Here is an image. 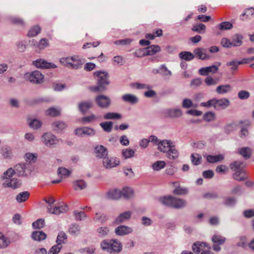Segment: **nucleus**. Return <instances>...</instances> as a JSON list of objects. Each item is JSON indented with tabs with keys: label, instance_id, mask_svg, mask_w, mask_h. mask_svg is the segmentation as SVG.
Wrapping results in <instances>:
<instances>
[{
	"label": "nucleus",
	"instance_id": "obj_1",
	"mask_svg": "<svg viewBox=\"0 0 254 254\" xmlns=\"http://www.w3.org/2000/svg\"><path fill=\"white\" fill-rule=\"evenodd\" d=\"M96 76L97 85L90 87V89L95 92H102L107 89L106 86L109 84V76L107 72L97 71L94 73Z\"/></svg>",
	"mask_w": 254,
	"mask_h": 254
},
{
	"label": "nucleus",
	"instance_id": "obj_2",
	"mask_svg": "<svg viewBox=\"0 0 254 254\" xmlns=\"http://www.w3.org/2000/svg\"><path fill=\"white\" fill-rule=\"evenodd\" d=\"M159 201L163 205L176 209L182 208L187 205L185 200L170 195L160 197Z\"/></svg>",
	"mask_w": 254,
	"mask_h": 254
},
{
	"label": "nucleus",
	"instance_id": "obj_3",
	"mask_svg": "<svg viewBox=\"0 0 254 254\" xmlns=\"http://www.w3.org/2000/svg\"><path fill=\"white\" fill-rule=\"evenodd\" d=\"M60 62L66 67L75 69L81 68L83 64L82 60L78 56L62 58Z\"/></svg>",
	"mask_w": 254,
	"mask_h": 254
},
{
	"label": "nucleus",
	"instance_id": "obj_4",
	"mask_svg": "<svg viewBox=\"0 0 254 254\" xmlns=\"http://www.w3.org/2000/svg\"><path fill=\"white\" fill-rule=\"evenodd\" d=\"M24 78L33 83L40 84L43 82L44 75L40 71L35 70L25 73Z\"/></svg>",
	"mask_w": 254,
	"mask_h": 254
},
{
	"label": "nucleus",
	"instance_id": "obj_5",
	"mask_svg": "<svg viewBox=\"0 0 254 254\" xmlns=\"http://www.w3.org/2000/svg\"><path fill=\"white\" fill-rule=\"evenodd\" d=\"M160 51V47L158 45H151L146 48L140 49L135 53L137 57L153 55Z\"/></svg>",
	"mask_w": 254,
	"mask_h": 254
},
{
	"label": "nucleus",
	"instance_id": "obj_6",
	"mask_svg": "<svg viewBox=\"0 0 254 254\" xmlns=\"http://www.w3.org/2000/svg\"><path fill=\"white\" fill-rule=\"evenodd\" d=\"M48 204L47 206V211L51 214L60 215L61 213L66 212L68 210V206L66 204H58L55 206H53V204Z\"/></svg>",
	"mask_w": 254,
	"mask_h": 254
},
{
	"label": "nucleus",
	"instance_id": "obj_7",
	"mask_svg": "<svg viewBox=\"0 0 254 254\" xmlns=\"http://www.w3.org/2000/svg\"><path fill=\"white\" fill-rule=\"evenodd\" d=\"M95 102L99 107L102 109L108 108L111 104L110 98L104 95L97 96L95 98Z\"/></svg>",
	"mask_w": 254,
	"mask_h": 254
},
{
	"label": "nucleus",
	"instance_id": "obj_8",
	"mask_svg": "<svg viewBox=\"0 0 254 254\" xmlns=\"http://www.w3.org/2000/svg\"><path fill=\"white\" fill-rule=\"evenodd\" d=\"M42 139L45 145L48 147H51L59 142L57 138L49 132L45 133L42 136Z\"/></svg>",
	"mask_w": 254,
	"mask_h": 254
},
{
	"label": "nucleus",
	"instance_id": "obj_9",
	"mask_svg": "<svg viewBox=\"0 0 254 254\" xmlns=\"http://www.w3.org/2000/svg\"><path fill=\"white\" fill-rule=\"evenodd\" d=\"M75 134L78 136H93L95 134V130L90 127H77L74 130Z\"/></svg>",
	"mask_w": 254,
	"mask_h": 254
},
{
	"label": "nucleus",
	"instance_id": "obj_10",
	"mask_svg": "<svg viewBox=\"0 0 254 254\" xmlns=\"http://www.w3.org/2000/svg\"><path fill=\"white\" fill-rule=\"evenodd\" d=\"M162 114L166 118H178L182 116V111L179 109H166Z\"/></svg>",
	"mask_w": 254,
	"mask_h": 254
},
{
	"label": "nucleus",
	"instance_id": "obj_11",
	"mask_svg": "<svg viewBox=\"0 0 254 254\" xmlns=\"http://www.w3.org/2000/svg\"><path fill=\"white\" fill-rule=\"evenodd\" d=\"M226 241L225 237L218 235H214L212 237V241L214 244L213 246V249L214 251L219 252L221 250L219 245L223 244Z\"/></svg>",
	"mask_w": 254,
	"mask_h": 254
},
{
	"label": "nucleus",
	"instance_id": "obj_12",
	"mask_svg": "<svg viewBox=\"0 0 254 254\" xmlns=\"http://www.w3.org/2000/svg\"><path fill=\"white\" fill-rule=\"evenodd\" d=\"M33 64L38 68H55L57 66L54 64L49 63L45 60L40 59L33 62Z\"/></svg>",
	"mask_w": 254,
	"mask_h": 254
},
{
	"label": "nucleus",
	"instance_id": "obj_13",
	"mask_svg": "<svg viewBox=\"0 0 254 254\" xmlns=\"http://www.w3.org/2000/svg\"><path fill=\"white\" fill-rule=\"evenodd\" d=\"M120 161L116 158H109L107 157L103 160V165L106 168H111L118 166L120 164Z\"/></svg>",
	"mask_w": 254,
	"mask_h": 254
},
{
	"label": "nucleus",
	"instance_id": "obj_14",
	"mask_svg": "<svg viewBox=\"0 0 254 254\" xmlns=\"http://www.w3.org/2000/svg\"><path fill=\"white\" fill-rule=\"evenodd\" d=\"M214 109L217 110H222L226 108L230 104L229 101L226 98L217 99L214 98Z\"/></svg>",
	"mask_w": 254,
	"mask_h": 254
},
{
	"label": "nucleus",
	"instance_id": "obj_15",
	"mask_svg": "<svg viewBox=\"0 0 254 254\" xmlns=\"http://www.w3.org/2000/svg\"><path fill=\"white\" fill-rule=\"evenodd\" d=\"M158 149L161 152L167 153L170 148L172 146V142L171 140H164L157 143Z\"/></svg>",
	"mask_w": 254,
	"mask_h": 254
},
{
	"label": "nucleus",
	"instance_id": "obj_16",
	"mask_svg": "<svg viewBox=\"0 0 254 254\" xmlns=\"http://www.w3.org/2000/svg\"><path fill=\"white\" fill-rule=\"evenodd\" d=\"M3 186L4 187H9L13 189H16L20 187L21 183L17 179H8L4 180V182L3 183Z\"/></svg>",
	"mask_w": 254,
	"mask_h": 254
},
{
	"label": "nucleus",
	"instance_id": "obj_17",
	"mask_svg": "<svg viewBox=\"0 0 254 254\" xmlns=\"http://www.w3.org/2000/svg\"><path fill=\"white\" fill-rule=\"evenodd\" d=\"M115 232L117 235L123 236L131 233L132 229L127 226L120 225L115 229Z\"/></svg>",
	"mask_w": 254,
	"mask_h": 254
},
{
	"label": "nucleus",
	"instance_id": "obj_18",
	"mask_svg": "<svg viewBox=\"0 0 254 254\" xmlns=\"http://www.w3.org/2000/svg\"><path fill=\"white\" fill-rule=\"evenodd\" d=\"M194 53L198 59L202 60H208L210 57L206 53V50L202 48H198L194 50Z\"/></svg>",
	"mask_w": 254,
	"mask_h": 254
},
{
	"label": "nucleus",
	"instance_id": "obj_19",
	"mask_svg": "<svg viewBox=\"0 0 254 254\" xmlns=\"http://www.w3.org/2000/svg\"><path fill=\"white\" fill-rule=\"evenodd\" d=\"M131 213L129 211L121 213L115 219V223L117 224L122 223L128 220L131 216Z\"/></svg>",
	"mask_w": 254,
	"mask_h": 254
},
{
	"label": "nucleus",
	"instance_id": "obj_20",
	"mask_svg": "<svg viewBox=\"0 0 254 254\" xmlns=\"http://www.w3.org/2000/svg\"><path fill=\"white\" fill-rule=\"evenodd\" d=\"M95 150L96 156L98 158L104 159L108 155L107 149L103 145L97 146Z\"/></svg>",
	"mask_w": 254,
	"mask_h": 254
},
{
	"label": "nucleus",
	"instance_id": "obj_21",
	"mask_svg": "<svg viewBox=\"0 0 254 254\" xmlns=\"http://www.w3.org/2000/svg\"><path fill=\"white\" fill-rule=\"evenodd\" d=\"M236 172L233 174V178L238 181H243L245 180L247 176L244 170H240L235 171Z\"/></svg>",
	"mask_w": 254,
	"mask_h": 254
},
{
	"label": "nucleus",
	"instance_id": "obj_22",
	"mask_svg": "<svg viewBox=\"0 0 254 254\" xmlns=\"http://www.w3.org/2000/svg\"><path fill=\"white\" fill-rule=\"evenodd\" d=\"M107 197L110 199H118L122 197L121 190L118 189L110 190L107 193Z\"/></svg>",
	"mask_w": 254,
	"mask_h": 254
},
{
	"label": "nucleus",
	"instance_id": "obj_23",
	"mask_svg": "<svg viewBox=\"0 0 254 254\" xmlns=\"http://www.w3.org/2000/svg\"><path fill=\"white\" fill-rule=\"evenodd\" d=\"M122 99L131 104H135L138 102V98L136 96L130 94H125L122 96Z\"/></svg>",
	"mask_w": 254,
	"mask_h": 254
},
{
	"label": "nucleus",
	"instance_id": "obj_24",
	"mask_svg": "<svg viewBox=\"0 0 254 254\" xmlns=\"http://www.w3.org/2000/svg\"><path fill=\"white\" fill-rule=\"evenodd\" d=\"M93 107V104L91 101L81 102L78 104L79 110L82 113H85L88 109Z\"/></svg>",
	"mask_w": 254,
	"mask_h": 254
},
{
	"label": "nucleus",
	"instance_id": "obj_25",
	"mask_svg": "<svg viewBox=\"0 0 254 254\" xmlns=\"http://www.w3.org/2000/svg\"><path fill=\"white\" fill-rule=\"evenodd\" d=\"M205 247H207V244H206V243H204V242L200 243V242H197L194 243L193 244V245L192 246V251L194 253H199L201 251H202V252L203 251H204L203 250V248H205Z\"/></svg>",
	"mask_w": 254,
	"mask_h": 254
},
{
	"label": "nucleus",
	"instance_id": "obj_26",
	"mask_svg": "<svg viewBox=\"0 0 254 254\" xmlns=\"http://www.w3.org/2000/svg\"><path fill=\"white\" fill-rule=\"evenodd\" d=\"M232 89L231 86L229 84L221 85L216 89L217 93L220 94H223L230 92Z\"/></svg>",
	"mask_w": 254,
	"mask_h": 254
},
{
	"label": "nucleus",
	"instance_id": "obj_27",
	"mask_svg": "<svg viewBox=\"0 0 254 254\" xmlns=\"http://www.w3.org/2000/svg\"><path fill=\"white\" fill-rule=\"evenodd\" d=\"M108 219V216L106 214L103 213H96L93 218V220L95 222L100 223L101 224L105 223Z\"/></svg>",
	"mask_w": 254,
	"mask_h": 254
},
{
	"label": "nucleus",
	"instance_id": "obj_28",
	"mask_svg": "<svg viewBox=\"0 0 254 254\" xmlns=\"http://www.w3.org/2000/svg\"><path fill=\"white\" fill-rule=\"evenodd\" d=\"M30 42L40 50L43 49L49 46L48 40L45 38L41 39L36 44H35L36 41L34 40L30 41Z\"/></svg>",
	"mask_w": 254,
	"mask_h": 254
},
{
	"label": "nucleus",
	"instance_id": "obj_29",
	"mask_svg": "<svg viewBox=\"0 0 254 254\" xmlns=\"http://www.w3.org/2000/svg\"><path fill=\"white\" fill-rule=\"evenodd\" d=\"M66 127V125L64 122L59 121L55 122L52 124L53 129L57 132L62 131Z\"/></svg>",
	"mask_w": 254,
	"mask_h": 254
},
{
	"label": "nucleus",
	"instance_id": "obj_30",
	"mask_svg": "<svg viewBox=\"0 0 254 254\" xmlns=\"http://www.w3.org/2000/svg\"><path fill=\"white\" fill-rule=\"evenodd\" d=\"M46 237V234L43 231H35L32 234V238L35 241H41L45 240Z\"/></svg>",
	"mask_w": 254,
	"mask_h": 254
},
{
	"label": "nucleus",
	"instance_id": "obj_31",
	"mask_svg": "<svg viewBox=\"0 0 254 254\" xmlns=\"http://www.w3.org/2000/svg\"><path fill=\"white\" fill-rule=\"evenodd\" d=\"M239 152L244 158H250L252 154V150L248 147H242L239 149Z\"/></svg>",
	"mask_w": 254,
	"mask_h": 254
},
{
	"label": "nucleus",
	"instance_id": "obj_32",
	"mask_svg": "<svg viewBox=\"0 0 254 254\" xmlns=\"http://www.w3.org/2000/svg\"><path fill=\"white\" fill-rule=\"evenodd\" d=\"M121 191V195L126 199H129L133 196V191L130 188H124Z\"/></svg>",
	"mask_w": 254,
	"mask_h": 254
},
{
	"label": "nucleus",
	"instance_id": "obj_33",
	"mask_svg": "<svg viewBox=\"0 0 254 254\" xmlns=\"http://www.w3.org/2000/svg\"><path fill=\"white\" fill-rule=\"evenodd\" d=\"M243 37L242 35L236 34L232 37V43L233 47L240 46L242 44Z\"/></svg>",
	"mask_w": 254,
	"mask_h": 254
},
{
	"label": "nucleus",
	"instance_id": "obj_34",
	"mask_svg": "<svg viewBox=\"0 0 254 254\" xmlns=\"http://www.w3.org/2000/svg\"><path fill=\"white\" fill-rule=\"evenodd\" d=\"M30 196V193L28 191H23L18 194L16 196V200L19 203L25 202L28 199Z\"/></svg>",
	"mask_w": 254,
	"mask_h": 254
},
{
	"label": "nucleus",
	"instance_id": "obj_35",
	"mask_svg": "<svg viewBox=\"0 0 254 254\" xmlns=\"http://www.w3.org/2000/svg\"><path fill=\"white\" fill-rule=\"evenodd\" d=\"M166 156L170 159H175L179 156V152L175 148V146L172 145L169 151H167Z\"/></svg>",
	"mask_w": 254,
	"mask_h": 254
},
{
	"label": "nucleus",
	"instance_id": "obj_36",
	"mask_svg": "<svg viewBox=\"0 0 254 254\" xmlns=\"http://www.w3.org/2000/svg\"><path fill=\"white\" fill-rule=\"evenodd\" d=\"M224 157L222 155L219 154L217 155H209L206 157V160L209 163H214L219 162L223 160Z\"/></svg>",
	"mask_w": 254,
	"mask_h": 254
},
{
	"label": "nucleus",
	"instance_id": "obj_37",
	"mask_svg": "<svg viewBox=\"0 0 254 254\" xmlns=\"http://www.w3.org/2000/svg\"><path fill=\"white\" fill-rule=\"evenodd\" d=\"M179 56L180 59L187 61H191L194 58V55L190 52H182Z\"/></svg>",
	"mask_w": 254,
	"mask_h": 254
},
{
	"label": "nucleus",
	"instance_id": "obj_38",
	"mask_svg": "<svg viewBox=\"0 0 254 254\" xmlns=\"http://www.w3.org/2000/svg\"><path fill=\"white\" fill-rule=\"evenodd\" d=\"M244 166V162L241 161H234L230 165V167L233 171L243 170Z\"/></svg>",
	"mask_w": 254,
	"mask_h": 254
},
{
	"label": "nucleus",
	"instance_id": "obj_39",
	"mask_svg": "<svg viewBox=\"0 0 254 254\" xmlns=\"http://www.w3.org/2000/svg\"><path fill=\"white\" fill-rule=\"evenodd\" d=\"M191 30L198 33H204L206 31V26L202 23L196 24L193 25Z\"/></svg>",
	"mask_w": 254,
	"mask_h": 254
},
{
	"label": "nucleus",
	"instance_id": "obj_40",
	"mask_svg": "<svg viewBox=\"0 0 254 254\" xmlns=\"http://www.w3.org/2000/svg\"><path fill=\"white\" fill-rule=\"evenodd\" d=\"M10 243L9 239L0 233V249H5L7 248L9 245Z\"/></svg>",
	"mask_w": 254,
	"mask_h": 254
},
{
	"label": "nucleus",
	"instance_id": "obj_41",
	"mask_svg": "<svg viewBox=\"0 0 254 254\" xmlns=\"http://www.w3.org/2000/svg\"><path fill=\"white\" fill-rule=\"evenodd\" d=\"M41 32V28L38 25H35L29 30L27 36L29 37H33L37 36Z\"/></svg>",
	"mask_w": 254,
	"mask_h": 254
},
{
	"label": "nucleus",
	"instance_id": "obj_42",
	"mask_svg": "<svg viewBox=\"0 0 254 254\" xmlns=\"http://www.w3.org/2000/svg\"><path fill=\"white\" fill-rule=\"evenodd\" d=\"M73 187L75 190H82L86 188L87 184L83 180H77L73 183Z\"/></svg>",
	"mask_w": 254,
	"mask_h": 254
},
{
	"label": "nucleus",
	"instance_id": "obj_43",
	"mask_svg": "<svg viewBox=\"0 0 254 254\" xmlns=\"http://www.w3.org/2000/svg\"><path fill=\"white\" fill-rule=\"evenodd\" d=\"M26 168V164H20L15 166V170H14L16 172V174H17L18 176H23L25 173Z\"/></svg>",
	"mask_w": 254,
	"mask_h": 254
},
{
	"label": "nucleus",
	"instance_id": "obj_44",
	"mask_svg": "<svg viewBox=\"0 0 254 254\" xmlns=\"http://www.w3.org/2000/svg\"><path fill=\"white\" fill-rule=\"evenodd\" d=\"M122 250L121 244L116 241H113L112 249L109 250L110 253H119Z\"/></svg>",
	"mask_w": 254,
	"mask_h": 254
},
{
	"label": "nucleus",
	"instance_id": "obj_45",
	"mask_svg": "<svg viewBox=\"0 0 254 254\" xmlns=\"http://www.w3.org/2000/svg\"><path fill=\"white\" fill-rule=\"evenodd\" d=\"M191 161L194 165H198L201 164V156L197 153L192 154L191 155Z\"/></svg>",
	"mask_w": 254,
	"mask_h": 254
},
{
	"label": "nucleus",
	"instance_id": "obj_46",
	"mask_svg": "<svg viewBox=\"0 0 254 254\" xmlns=\"http://www.w3.org/2000/svg\"><path fill=\"white\" fill-rule=\"evenodd\" d=\"M58 174L61 178L67 177L70 174V172L65 168L60 167L58 170Z\"/></svg>",
	"mask_w": 254,
	"mask_h": 254
},
{
	"label": "nucleus",
	"instance_id": "obj_47",
	"mask_svg": "<svg viewBox=\"0 0 254 254\" xmlns=\"http://www.w3.org/2000/svg\"><path fill=\"white\" fill-rule=\"evenodd\" d=\"M166 163L163 161H157L154 162L152 166V168L155 171H159L165 167Z\"/></svg>",
	"mask_w": 254,
	"mask_h": 254
},
{
	"label": "nucleus",
	"instance_id": "obj_48",
	"mask_svg": "<svg viewBox=\"0 0 254 254\" xmlns=\"http://www.w3.org/2000/svg\"><path fill=\"white\" fill-rule=\"evenodd\" d=\"M100 126L106 132L111 131L113 127V123L112 122H105L100 123Z\"/></svg>",
	"mask_w": 254,
	"mask_h": 254
},
{
	"label": "nucleus",
	"instance_id": "obj_49",
	"mask_svg": "<svg viewBox=\"0 0 254 254\" xmlns=\"http://www.w3.org/2000/svg\"><path fill=\"white\" fill-rule=\"evenodd\" d=\"M11 23L19 26H24L25 22L24 20L18 17H11L9 19Z\"/></svg>",
	"mask_w": 254,
	"mask_h": 254
},
{
	"label": "nucleus",
	"instance_id": "obj_50",
	"mask_svg": "<svg viewBox=\"0 0 254 254\" xmlns=\"http://www.w3.org/2000/svg\"><path fill=\"white\" fill-rule=\"evenodd\" d=\"M29 127L33 129H38L41 127L42 123L37 119H33L28 122Z\"/></svg>",
	"mask_w": 254,
	"mask_h": 254
},
{
	"label": "nucleus",
	"instance_id": "obj_51",
	"mask_svg": "<svg viewBox=\"0 0 254 254\" xmlns=\"http://www.w3.org/2000/svg\"><path fill=\"white\" fill-rule=\"evenodd\" d=\"M239 65L240 64H239V62L236 60L228 62L226 63L227 66H230V69L232 73L237 70L238 67Z\"/></svg>",
	"mask_w": 254,
	"mask_h": 254
},
{
	"label": "nucleus",
	"instance_id": "obj_52",
	"mask_svg": "<svg viewBox=\"0 0 254 254\" xmlns=\"http://www.w3.org/2000/svg\"><path fill=\"white\" fill-rule=\"evenodd\" d=\"M67 239L66 235L63 232H61L58 235L56 242L57 243L61 246L62 244L65 243L64 240Z\"/></svg>",
	"mask_w": 254,
	"mask_h": 254
},
{
	"label": "nucleus",
	"instance_id": "obj_53",
	"mask_svg": "<svg viewBox=\"0 0 254 254\" xmlns=\"http://www.w3.org/2000/svg\"><path fill=\"white\" fill-rule=\"evenodd\" d=\"M46 114L52 117H57L60 115V111L54 107H52L46 111Z\"/></svg>",
	"mask_w": 254,
	"mask_h": 254
},
{
	"label": "nucleus",
	"instance_id": "obj_54",
	"mask_svg": "<svg viewBox=\"0 0 254 254\" xmlns=\"http://www.w3.org/2000/svg\"><path fill=\"white\" fill-rule=\"evenodd\" d=\"M80 227L77 224H72L69 228V233L72 235H76L79 233Z\"/></svg>",
	"mask_w": 254,
	"mask_h": 254
},
{
	"label": "nucleus",
	"instance_id": "obj_55",
	"mask_svg": "<svg viewBox=\"0 0 254 254\" xmlns=\"http://www.w3.org/2000/svg\"><path fill=\"white\" fill-rule=\"evenodd\" d=\"M188 192L187 189L181 188L180 186L176 187L173 190V193L176 195H184L187 194Z\"/></svg>",
	"mask_w": 254,
	"mask_h": 254
},
{
	"label": "nucleus",
	"instance_id": "obj_56",
	"mask_svg": "<svg viewBox=\"0 0 254 254\" xmlns=\"http://www.w3.org/2000/svg\"><path fill=\"white\" fill-rule=\"evenodd\" d=\"M104 118L106 120L118 119L121 118V115L118 113L109 112L106 114Z\"/></svg>",
	"mask_w": 254,
	"mask_h": 254
},
{
	"label": "nucleus",
	"instance_id": "obj_57",
	"mask_svg": "<svg viewBox=\"0 0 254 254\" xmlns=\"http://www.w3.org/2000/svg\"><path fill=\"white\" fill-rule=\"evenodd\" d=\"M233 27L232 24L228 21L221 22L219 25V29L220 30H226L232 29Z\"/></svg>",
	"mask_w": 254,
	"mask_h": 254
},
{
	"label": "nucleus",
	"instance_id": "obj_58",
	"mask_svg": "<svg viewBox=\"0 0 254 254\" xmlns=\"http://www.w3.org/2000/svg\"><path fill=\"white\" fill-rule=\"evenodd\" d=\"M134 154V151L131 149L127 148L122 151V155L125 159L133 157Z\"/></svg>",
	"mask_w": 254,
	"mask_h": 254
},
{
	"label": "nucleus",
	"instance_id": "obj_59",
	"mask_svg": "<svg viewBox=\"0 0 254 254\" xmlns=\"http://www.w3.org/2000/svg\"><path fill=\"white\" fill-rule=\"evenodd\" d=\"M160 74L164 76H171V71L169 70L165 64H162L160 67Z\"/></svg>",
	"mask_w": 254,
	"mask_h": 254
},
{
	"label": "nucleus",
	"instance_id": "obj_60",
	"mask_svg": "<svg viewBox=\"0 0 254 254\" xmlns=\"http://www.w3.org/2000/svg\"><path fill=\"white\" fill-rule=\"evenodd\" d=\"M15 174H16L15 171L12 168H10L3 173V178L4 180L6 179H11L13 175Z\"/></svg>",
	"mask_w": 254,
	"mask_h": 254
},
{
	"label": "nucleus",
	"instance_id": "obj_61",
	"mask_svg": "<svg viewBox=\"0 0 254 254\" xmlns=\"http://www.w3.org/2000/svg\"><path fill=\"white\" fill-rule=\"evenodd\" d=\"M1 152L3 156L5 158L10 157L11 155V149L10 147L7 146L1 148Z\"/></svg>",
	"mask_w": 254,
	"mask_h": 254
},
{
	"label": "nucleus",
	"instance_id": "obj_62",
	"mask_svg": "<svg viewBox=\"0 0 254 254\" xmlns=\"http://www.w3.org/2000/svg\"><path fill=\"white\" fill-rule=\"evenodd\" d=\"M44 222L43 219H39L32 223V226L34 228L40 229L44 227Z\"/></svg>",
	"mask_w": 254,
	"mask_h": 254
},
{
	"label": "nucleus",
	"instance_id": "obj_63",
	"mask_svg": "<svg viewBox=\"0 0 254 254\" xmlns=\"http://www.w3.org/2000/svg\"><path fill=\"white\" fill-rule=\"evenodd\" d=\"M74 215L76 221H81L86 218L85 213L83 211L78 212L75 211L74 212Z\"/></svg>",
	"mask_w": 254,
	"mask_h": 254
},
{
	"label": "nucleus",
	"instance_id": "obj_64",
	"mask_svg": "<svg viewBox=\"0 0 254 254\" xmlns=\"http://www.w3.org/2000/svg\"><path fill=\"white\" fill-rule=\"evenodd\" d=\"M62 246L57 244V245L53 246L49 250L48 254H58L62 249Z\"/></svg>",
	"mask_w": 254,
	"mask_h": 254
}]
</instances>
